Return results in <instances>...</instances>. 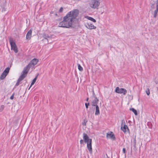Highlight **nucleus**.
Masks as SVG:
<instances>
[{
    "label": "nucleus",
    "mask_w": 158,
    "mask_h": 158,
    "mask_svg": "<svg viewBox=\"0 0 158 158\" xmlns=\"http://www.w3.org/2000/svg\"><path fill=\"white\" fill-rule=\"evenodd\" d=\"M79 13V11L77 9H74L69 12L63 17V21L60 23L59 26L67 28L74 27L73 23L77 20Z\"/></svg>",
    "instance_id": "1"
},
{
    "label": "nucleus",
    "mask_w": 158,
    "mask_h": 158,
    "mask_svg": "<svg viewBox=\"0 0 158 158\" xmlns=\"http://www.w3.org/2000/svg\"><path fill=\"white\" fill-rule=\"evenodd\" d=\"M38 61L39 60L38 59L36 58H34L31 60L28 64L27 65V66L25 68L27 69V70H28V71H29L30 68L33 67L37 64Z\"/></svg>",
    "instance_id": "2"
},
{
    "label": "nucleus",
    "mask_w": 158,
    "mask_h": 158,
    "mask_svg": "<svg viewBox=\"0 0 158 158\" xmlns=\"http://www.w3.org/2000/svg\"><path fill=\"white\" fill-rule=\"evenodd\" d=\"M9 42L11 46V49L12 50H14L15 53L18 52V49L15 42L13 41L12 39H10L9 40Z\"/></svg>",
    "instance_id": "3"
},
{
    "label": "nucleus",
    "mask_w": 158,
    "mask_h": 158,
    "mask_svg": "<svg viewBox=\"0 0 158 158\" xmlns=\"http://www.w3.org/2000/svg\"><path fill=\"white\" fill-rule=\"evenodd\" d=\"M28 71V70H27V69L24 68L22 72V74L18 79L19 81H21L23 80L24 78L27 76Z\"/></svg>",
    "instance_id": "4"
},
{
    "label": "nucleus",
    "mask_w": 158,
    "mask_h": 158,
    "mask_svg": "<svg viewBox=\"0 0 158 158\" xmlns=\"http://www.w3.org/2000/svg\"><path fill=\"white\" fill-rule=\"evenodd\" d=\"M28 71V70H27V69L24 68L22 72V74L18 79L19 81H21L23 80L24 78L27 76Z\"/></svg>",
    "instance_id": "5"
},
{
    "label": "nucleus",
    "mask_w": 158,
    "mask_h": 158,
    "mask_svg": "<svg viewBox=\"0 0 158 158\" xmlns=\"http://www.w3.org/2000/svg\"><path fill=\"white\" fill-rule=\"evenodd\" d=\"M99 5V2L97 0H92L90 3V6L93 8H96Z\"/></svg>",
    "instance_id": "6"
},
{
    "label": "nucleus",
    "mask_w": 158,
    "mask_h": 158,
    "mask_svg": "<svg viewBox=\"0 0 158 158\" xmlns=\"http://www.w3.org/2000/svg\"><path fill=\"white\" fill-rule=\"evenodd\" d=\"M115 91L116 93L120 94H123V95H126L127 93V90L124 88H120L119 87H117L116 88Z\"/></svg>",
    "instance_id": "7"
},
{
    "label": "nucleus",
    "mask_w": 158,
    "mask_h": 158,
    "mask_svg": "<svg viewBox=\"0 0 158 158\" xmlns=\"http://www.w3.org/2000/svg\"><path fill=\"white\" fill-rule=\"evenodd\" d=\"M10 69V68L9 67H7L6 69L1 76L0 78L1 80H3L6 77L9 72Z\"/></svg>",
    "instance_id": "8"
},
{
    "label": "nucleus",
    "mask_w": 158,
    "mask_h": 158,
    "mask_svg": "<svg viewBox=\"0 0 158 158\" xmlns=\"http://www.w3.org/2000/svg\"><path fill=\"white\" fill-rule=\"evenodd\" d=\"M106 137L107 139H111L114 140L115 139V137L113 132L111 131L107 133Z\"/></svg>",
    "instance_id": "9"
},
{
    "label": "nucleus",
    "mask_w": 158,
    "mask_h": 158,
    "mask_svg": "<svg viewBox=\"0 0 158 158\" xmlns=\"http://www.w3.org/2000/svg\"><path fill=\"white\" fill-rule=\"evenodd\" d=\"M83 140L85 143L89 142L90 140H92L91 139H90L87 135V134L85 133H83Z\"/></svg>",
    "instance_id": "10"
},
{
    "label": "nucleus",
    "mask_w": 158,
    "mask_h": 158,
    "mask_svg": "<svg viewBox=\"0 0 158 158\" xmlns=\"http://www.w3.org/2000/svg\"><path fill=\"white\" fill-rule=\"evenodd\" d=\"M92 140H90L89 142L86 143L87 144V148L90 153H92Z\"/></svg>",
    "instance_id": "11"
},
{
    "label": "nucleus",
    "mask_w": 158,
    "mask_h": 158,
    "mask_svg": "<svg viewBox=\"0 0 158 158\" xmlns=\"http://www.w3.org/2000/svg\"><path fill=\"white\" fill-rule=\"evenodd\" d=\"M94 98L93 99L91 103V105L93 106H95L96 105H98L99 102V99L97 98V97L93 98Z\"/></svg>",
    "instance_id": "12"
},
{
    "label": "nucleus",
    "mask_w": 158,
    "mask_h": 158,
    "mask_svg": "<svg viewBox=\"0 0 158 158\" xmlns=\"http://www.w3.org/2000/svg\"><path fill=\"white\" fill-rule=\"evenodd\" d=\"M121 128L125 133L129 131V129L127 125L121 127Z\"/></svg>",
    "instance_id": "13"
},
{
    "label": "nucleus",
    "mask_w": 158,
    "mask_h": 158,
    "mask_svg": "<svg viewBox=\"0 0 158 158\" xmlns=\"http://www.w3.org/2000/svg\"><path fill=\"white\" fill-rule=\"evenodd\" d=\"M86 27L89 29H95L96 28V26L90 23H88L86 26Z\"/></svg>",
    "instance_id": "14"
},
{
    "label": "nucleus",
    "mask_w": 158,
    "mask_h": 158,
    "mask_svg": "<svg viewBox=\"0 0 158 158\" xmlns=\"http://www.w3.org/2000/svg\"><path fill=\"white\" fill-rule=\"evenodd\" d=\"M32 31L31 30H29L27 32L26 34V39L27 40H30L31 37V34H32Z\"/></svg>",
    "instance_id": "15"
},
{
    "label": "nucleus",
    "mask_w": 158,
    "mask_h": 158,
    "mask_svg": "<svg viewBox=\"0 0 158 158\" xmlns=\"http://www.w3.org/2000/svg\"><path fill=\"white\" fill-rule=\"evenodd\" d=\"M95 106V115H98L100 114L99 107L98 105H96Z\"/></svg>",
    "instance_id": "16"
},
{
    "label": "nucleus",
    "mask_w": 158,
    "mask_h": 158,
    "mask_svg": "<svg viewBox=\"0 0 158 158\" xmlns=\"http://www.w3.org/2000/svg\"><path fill=\"white\" fill-rule=\"evenodd\" d=\"M39 74H38L33 79V80H32V81L31 82V84L30 85V87H29V89H30V88L31 87V86L34 84V83H35L36 80H37V77H38V75Z\"/></svg>",
    "instance_id": "17"
},
{
    "label": "nucleus",
    "mask_w": 158,
    "mask_h": 158,
    "mask_svg": "<svg viewBox=\"0 0 158 158\" xmlns=\"http://www.w3.org/2000/svg\"><path fill=\"white\" fill-rule=\"evenodd\" d=\"M86 19H88L90 21H91L94 23H95L96 22V20L91 17L87 16L86 17Z\"/></svg>",
    "instance_id": "18"
},
{
    "label": "nucleus",
    "mask_w": 158,
    "mask_h": 158,
    "mask_svg": "<svg viewBox=\"0 0 158 158\" xmlns=\"http://www.w3.org/2000/svg\"><path fill=\"white\" fill-rule=\"evenodd\" d=\"M130 110L131 111H132L135 114V115H137V111L136 110L134 109V108H131L130 109Z\"/></svg>",
    "instance_id": "19"
},
{
    "label": "nucleus",
    "mask_w": 158,
    "mask_h": 158,
    "mask_svg": "<svg viewBox=\"0 0 158 158\" xmlns=\"http://www.w3.org/2000/svg\"><path fill=\"white\" fill-rule=\"evenodd\" d=\"M43 37L45 39L47 40H48V38H50V37L48 35L45 34H43Z\"/></svg>",
    "instance_id": "20"
},
{
    "label": "nucleus",
    "mask_w": 158,
    "mask_h": 158,
    "mask_svg": "<svg viewBox=\"0 0 158 158\" xmlns=\"http://www.w3.org/2000/svg\"><path fill=\"white\" fill-rule=\"evenodd\" d=\"M133 144H134L133 146L135 148H136V139L135 137H134L133 138Z\"/></svg>",
    "instance_id": "21"
},
{
    "label": "nucleus",
    "mask_w": 158,
    "mask_h": 158,
    "mask_svg": "<svg viewBox=\"0 0 158 158\" xmlns=\"http://www.w3.org/2000/svg\"><path fill=\"white\" fill-rule=\"evenodd\" d=\"M124 125H126L125 121L124 119H123L122 120L121 124V127L123 126H124Z\"/></svg>",
    "instance_id": "22"
},
{
    "label": "nucleus",
    "mask_w": 158,
    "mask_h": 158,
    "mask_svg": "<svg viewBox=\"0 0 158 158\" xmlns=\"http://www.w3.org/2000/svg\"><path fill=\"white\" fill-rule=\"evenodd\" d=\"M78 68L80 71H82L83 70V68L79 64H78Z\"/></svg>",
    "instance_id": "23"
},
{
    "label": "nucleus",
    "mask_w": 158,
    "mask_h": 158,
    "mask_svg": "<svg viewBox=\"0 0 158 158\" xmlns=\"http://www.w3.org/2000/svg\"><path fill=\"white\" fill-rule=\"evenodd\" d=\"M4 108V105H1L0 106V112H2Z\"/></svg>",
    "instance_id": "24"
},
{
    "label": "nucleus",
    "mask_w": 158,
    "mask_h": 158,
    "mask_svg": "<svg viewBox=\"0 0 158 158\" xmlns=\"http://www.w3.org/2000/svg\"><path fill=\"white\" fill-rule=\"evenodd\" d=\"M146 93L148 95H149L150 94V90L148 88L146 90Z\"/></svg>",
    "instance_id": "25"
},
{
    "label": "nucleus",
    "mask_w": 158,
    "mask_h": 158,
    "mask_svg": "<svg viewBox=\"0 0 158 158\" xmlns=\"http://www.w3.org/2000/svg\"><path fill=\"white\" fill-rule=\"evenodd\" d=\"M85 107L86 109H87L88 108V106L89 105V103H85Z\"/></svg>",
    "instance_id": "26"
},
{
    "label": "nucleus",
    "mask_w": 158,
    "mask_h": 158,
    "mask_svg": "<svg viewBox=\"0 0 158 158\" xmlns=\"http://www.w3.org/2000/svg\"><path fill=\"white\" fill-rule=\"evenodd\" d=\"M158 12V11H156V10H155L154 12V17H156Z\"/></svg>",
    "instance_id": "27"
},
{
    "label": "nucleus",
    "mask_w": 158,
    "mask_h": 158,
    "mask_svg": "<svg viewBox=\"0 0 158 158\" xmlns=\"http://www.w3.org/2000/svg\"><path fill=\"white\" fill-rule=\"evenodd\" d=\"M86 121L85 119L83 120V122L82 123V124L83 126H85L86 125Z\"/></svg>",
    "instance_id": "28"
},
{
    "label": "nucleus",
    "mask_w": 158,
    "mask_h": 158,
    "mask_svg": "<svg viewBox=\"0 0 158 158\" xmlns=\"http://www.w3.org/2000/svg\"><path fill=\"white\" fill-rule=\"evenodd\" d=\"M20 81H19V80L18 79V80H17V81L16 83L15 84V86H18V85H19V82Z\"/></svg>",
    "instance_id": "29"
},
{
    "label": "nucleus",
    "mask_w": 158,
    "mask_h": 158,
    "mask_svg": "<svg viewBox=\"0 0 158 158\" xmlns=\"http://www.w3.org/2000/svg\"><path fill=\"white\" fill-rule=\"evenodd\" d=\"M63 8L62 7H61L60 8V10H59V12L61 13V12H62L63 11Z\"/></svg>",
    "instance_id": "30"
},
{
    "label": "nucleus",
    "mask_w": 158,
    "mask_h": 158,
    "mask_svg": "<svg viewBox=\"0 0 158 158\" xmlns=\"http://www.w3.org/2000/svg\"><path fill=\"white\" fill-rule=\"evenodd\" d=\"M84 141L83 139H81L80 140V143L81 144H82L84 143Z\"/></svg>",
    "instance_id": "31"
},
{
    "label": "nucleus",
    "mask_w": 158,
    "mask_h": 158,
    "mask_svg": "<svg viewBox=\"0 0 158 158\" xmlns=\"http://www.w3.org/2000/svg\"><path fill=\"white\" fill-rule=\"evenodd\" d=\"M93 98L96 97L94 91H93Z\"/></svg>",
    "instance_id": "32"
},
{
    "label": "nucleus",
    "mask_w": 158,
    "mask_h": 158,
    "mask_svg": "<svg viewBox=\"0 0 158 158\" xmlns=\"http://www.w3.org/2000/svg\"><path fill=\"white\" fill-rule=\"evenodd\" d=\"M14 94H13L10 97V99L11 100H12L14 98Z\"/></svg>",
    "instance_id": "33"
},
{
    "label": "nucleus",
    "mask_w": 158,
    "mask_h": 158,
    "mask_svg": "<svg viewBox=\"0 0 158 158\" xmlns=\"http://www.w3.org/2000/svg\"><path fill=\"white\" fill-rule=\"evenodd\" d=\"M123 152L124 153H125V152H126V150L125 149V148H123Z\"/></svg>",
    "instance_id": "34"
},
{
    "label": "nucleus",
    "mask_w": 158,
    "mask_h": 158,
    "mask_svg": "<svg viewBox=\"0 0 158 158\" xmlns=\"http://www.w3.org/2000/svg\"><path fill=\"white\" fill-rule=\"evenodd\" d=\"M156 11H158V4H156Z\"/></svg>",
    "instance_id": "35"
},
{
    "label": "nucleus",
    "mask_w": 158,
    "mask_h": 158,
    "mask_svg": "<svg viewBox=\"0 0 158 158\" xmlns=\"http://www.w3.org/2000/svg\"><path fill=\"white\" fill-rule=\"evenodd\" d=\"M87 113L88 115H89L90 113V112L89 111H87Z\"/></svg>",
    "instance_id": "36"
},
{
    "label": "nucleus",
    "mask_w": 158,
    "mask_h": 158,
    "mask_svg": "<svg viewBox=\"0 0 158 158\" xmlns=\"http://www.w3.org/2000/svg\"><path fill=\"white\" fill-rule=\"evenodd\" d=\"M155 82L156 84H158V81H155Z\"/></svg>",
    "instance_id": "37"
},
{
    "label": "nucleus",
    "mask_w": 158,
    "mask_h": 158,
    "mask_svg": "<svg viewBox=\"0 0 158 158\" xmlns=\"http://www.w3.org/2000/svg\"><path fill=\"white\" fill-rule=\"evenodd\" d=\"M89 98H86V101H88V100H89Z\"/></svg>",
    "instance_id": "38"
},
{
    "label": "nucleus",
    "mask_w": 158,
    "mask_h": 158,
    "mask_svg": "<svg viewBox=\"0 0 158 158\" xmlns=\"http://www.w3.org/2000/svg\"><path fill=\"white\" fill-rule=\"evenodd\" d=\"M156 4H158V0H157V2H156Z\"/></svg>",
    "instance_id": "39"
}]
</instances>
